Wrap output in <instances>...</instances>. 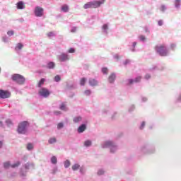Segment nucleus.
Returning <instances> with one entry per match:
<instances>
[{
	"label": "nucleus",
	"mask_w": 181,
	"mask_h": 181,
	"mask_svg": "<svg viewBox=\"0 0 181 181\" xmlns=\"http://www.w3.org/2000/svg\"><path fill=\"white\" fill-rule=\"evenodd\" d=\"M104 2H105V0L90 1L83 5V8L90 9V8H100Z\"/></svg>",
	"instance_id": "1"
},
{
	"label": "nucleus",
	"mask_w": 181,
	"mask_h": 181,
	"mask_svg": "<svg viewBox=\"0 0 181 181\" xmlns=\"http://www.w3.org/2000/svg\"><path fill=\"white\" fill-rule=\"evenodd\" d=\"M156 51L157 52V53H158V54H160V56H168V47H166V45H157L155 47Z\"/></svg>",
	"instance_id": "2"
},
{
	"label": "nucleus",
	"mask_w": 181,
	"mask_h": 181,
	"mask_svg": "<svg viewBox=\"0 0 181 181\" xmlns=\"http://www.w3.org/2000/svg\"><path fill=\"white\" fill-rule=\"evenodd\" d=\"M29 127V123L27 121L20 123L17 129L18 134H26V127Z\"/></svg>",
	"instance_id": "3"
},
{
	"label": "nucleus",
	"mask_w": 181,
	"mask_h": 181,
	"mask_svg": "<svg viewBox=\"0 0 181 181\" xmlns=\"http://www.w3.org/2000/svg\"><path fill=\"white\" fill-rule=\"evenodd\" d=\"M13 81H16L18 84H23L25 83V78L19 74H14L12 76Z\"/></svg>",
	"instance_id": "4"
},
{
	"label": "nucleus",
	"mask_w": 181,
	"mask_h": 181,
	"mask_svg": "<svg viewBox=\"0 0 181 181\" xmlns=\"http://www.w3.org/2000/svg\"><path fill=\"white\" fill-rule=\"evenodd\" d=\"M39 94L42 97H45V98H46L50 95V92L46 88H42L39 90Z\"/></svg>",
	"instance_id": "5"
},
{
	"label": "nucleus",
	"mask_w": 181,
	"mask_h": 181,
	"mask_svg": "<svg viewBox=\"0 0 181 181\" xmlns=\"http://www.w3.org/2000/svg\"><path fill=\"white\" fill-rule=\"evenodd\" d=\"M43 8L40 7V6H37L35 7V16L38 17V18H40L42 16H43Z\"/></svg>",
	"instance_id": "6"
},
{
	"label": "nucleus",
	"mask_w": 181,
	"mask_h": 181,
	"mask_svg": "<svg viewBox=\"0 0 181 181\" xmlns=\"http://www.w3.org/2000/svg\"><path fill=\"white\" fill-rule=\"evenodd\" d=\"M11 93L8 90H0V98H9Z\"/></svg>",
	"instance_id": "7"
},
{
	"label": "nucleus",
	"mask_w": 181,
	"mask_h": 181,
	"mask_svg": "<svg viewBox=\"0 0 181 181\" xmlns=\"http://www.w3.org/2000/svg\"><path fill=\"white\" fill-rule=\"evenodd\" d=\"M58 60L59 62H66L69 60V55L66 54L62 53L58 57Z\"/></svg>",
	"instance_id": "8"
},
{
	"label": "nucleus",
	"mask_w": 181,
	"mask_h": 181,
	"mask_svg": "<svg viewBox=\"0 0 181 181\" xmlns=\"http://www.w3.org/2000/svg\"><path fill=\"white\" fill-rule=\"evenodd\" d=\"M89 84L92 87H94L95 86H98V82L94 78H89Z\"/></svg>",
	"instance_id": "9"
},
{
	"label": "nucleus",
	"mask_w": 181,
	"mask_h": 181,
	"mask_svg": "<svg viewBox=\"0 0 181 181\" xmlns=\"http://www.w3.org/2000/svg\"><path fill=\"white\" fill-rule=\"evenodd\" d=\"M141 78H142V77L139 76V77L136 78L134 79V81L132 79H129V84H134V83H139V81H141Z\"/></svg>",
	"instance_id": "10"
},
{
	"label": "nucleus",
	"mask_w": 181,
	"mask_h": 181,
	"mask_svg": "<svg viewBox=\"0 0 181 181\" xmlns=\"http://www.w3.org/2000/svg\"><path fill=\"white\" fill-rule=\"evenodd\" d=\"M87 127H86V124H82L78 128V132L79 134H81L82 132H84L86 131V129Z\"/></svg>",
	"instance_id": "11"
},
{
	"label": "nucleus",
	"mask_w": 181,
	"mask_h": 181,
	"mask_svg": "<svg viewBox=\"0 0 181 181\" xmlns=\"http://www.w3.org/2000/svg\"><path fill=\"white\" fill-rule=\"evenodd\" d=\"M25 8V4H23V1H19L17 4V8L18 9H24Z\"/></svg>",
	"instance_id": "12"
},
{
	"label": "nucleus",
	"mask_w": 181,
	"mask_h": 181,
	"mask_svg": "<svg viewBox=\"0 0 181 181\" xmlns=\"http://www.w3.org/2000/svg\"><path fill=\"white\" fill-rule=\"evenodd\" d=\"M107 146H115L112 141H106L103 146V148H107Z\"/></svg>",
	"instance_id": "13"
},
{
	"label": "nucleus",
	"mask_w": 181,
	"mask_h": 181,
	"mask_svg": "<svg viewBox=\"0 0 181 181\" xmlns=\"http://www.w3.org/2000/svg\"><path fill=\"white\" fill-rule=\"evenodd\" d=\"M115 74H112L110 76H109V83H114V81L115 80Z\"/></svg>",
	"instance_id": "14"
},
{
	"label": "nucleus",
	"mask_w": 181,
	"mask_h": 181,
	"mask_svg": "<svg viewBox=\"0 0 181 181\" xmlns=\"http://www.w3.org/2000/svg\"><path fill=\"white\" fill-rule=\"evenodd\" d=\"M61 9L63 12H69V6H67V4H64L62 6Z\"/></svg>",
	"instance_id": "15"
},
{
	"label": "nucleus",
	"mask_w": 181,
	"mask_h": 181,
	"mask_svg": "<svg viewBox=\"0 0 181 181\" xmlns=\"http://www.w3.org/2000/svg\"><path fill=\"white\" fill-rule=\"evenodd\" d=\"M25 169H30V168H32L33 169L35 168V165H33V163H26L25 165Z\"/></svg>",
	"instance_id": "16"
},
{
	"label": "nucleus",
	"mask_w": 181,
	"mask_h": 181,
	"mask_svg": "<svg viewBox=\"0 0 181 181\" xmlns=\"http://www.w3.org/2000/svg\"><path fill=\"white\" fill-rule=\"evenodd\" d=\"M175 8H180V6H181L180 0H175Z\"/></svg>",
	"instance_id": "17"
},
{
	"label": "nucleus",
	"mask_w": 181,
	"mask_h": 181,
	"mask_svg": "<svg viewBox=\"0 0 181 181\" xmlns=\"http://www.w3.org/2000/svg\"><path fill=\"white\" fill-rule=\"evenodd\" d=\"M86 81H87V79H86V78H81V80H80V84H81V86H85Z\"/></svg>",
	"instance_id": "18"
},
{
	"label": "nucleus",
	"mask_w": 181,
	"mask_h": 181,
	"mask_svg": "<svg viewBox=\"0 0 181 181\" xmlns=\"http://www.w3.org/2000/svg\"><path fill=\"white\" fill-rule=\"evenodd\" d=\"M59 108L62 111H67V107H66V105H64V103H62Z\"/></svg>",
	"instance_id": "19"
},
{
	"label": "nucleus",
	"mask_w": 181,
	"mask_h": 181,
	"mask_svg": "<svg viewBox=\"0 0 181 181\" xmlns=\"http://www.w3.org/2000/svg\"><path fill=\"white\" fill-rule=\"evenodd\" d=\"M45 79L42 78L38 83V87H42L45 84Z\"/></svg>",
	"instance_id": "20"
},
{
	"label": "nucleus",
	"mask_w": 181,
	"mask_h": 181,
	"mask_svg": "<svg viewBox=\"0 0 181 181\" xmlns=\"http://www.w3.org/2000/svg\"><path fill=\"white\" fill-rule=\"evenodd\" d=\"M51 162L52 163H53L54 165L57 163V158H56V156H53L51 158Z\"/></svg>",
	"instance_id": "21"
},
{
	"label": "nucleus",
	"mask_w": 181,
	"mask_h": 181,
	"mask_svg": "<svg viewBox=\"0 0 181 181\" xmlns=\"http://www.w3.org/2000/svg\"><path fill=\"white\" fill-rule=\"evenodd\" d=\"M23 47V45L22 43L17 44V46L16 47V50H21Z\"/></svg>",
	"instance_id": "22"
},
{
	"label": "nucleus",
	"mask_w": 181,
	"mask_h": 181,
	"mask_svg": "<svg viewBox=\"0 0 181 181\" xmlns=\"http://www.w3.org/2000/svg\"><path fill=\"white\" fill-rule=\"evenodd\" d=\"M64 168H69L70 166V165H71L70 160H66L64 162Z\"/></svg>",
	"instance_id": "23"
},
{
	"label": "nucleus",
	"mask_w": 181,
	"mask_h": 181,
	"mask_svg": "<svg viewBox=\"0 0 181 181\" xmlns=\"http://www.w3.org/2000/svg\"><path fill=\"white\" fill-rule=\"evenodd\" d=\"M55 64L54 62H49L48 63V69H54Z\"/></svg>",
	"instance_id": "24"
},
{
	"label": "nucleus",
	"mask_w": 181,
	"mask_h": 181,
	"mask_svg": "<svg viewBox=\"0 0 181 181\" xmlns=\"http://www.w3.org/2000/svg\"><path fill=\"white\" fill-rule=\"evenodd\" d=\"M80 168V165L78 164H74L73 166H72V170H77V169H78Z\"/></svg>",
	"instance_id": "25"
},
{
	"label": "nucleus",
	"mask_w": 181,
	"mask_h": 181,
	"mask_svg": "<svg viewBox=\"0 0 181 181\" xmlns=\"http://www.w3.org/2000/svg\"><path fill=\"white\" fill-rule=\"evenodd\" d=\"M80 121H81V117H76L74 119V122H75L76 123L77 122H80Z\"/></svg>",
	"instance_id": "26"
},
{
	"label": "nucleus",
	"mask_w": 181,
	"mask_h": 181,
	"mask_svg": "<svg viewBox=\"0 0 181 181\" xmlns=\"http://www.w3.org/2000/svg\"><path fill=\"white\" fill-rule=\"evenodd\" d=\"M85 146H91V141L87 140L84 143Z\"/></svg>",
	"instance_id": "27"
},
{
	"label": "nucleus",
	"mask_w": 181,
	"mask_h": 181,
	"mask_svg": "<svg viewBox=\"0 0 181 181\" xmlns=\"http://www.w3.org/2000/svg\"><path fill=\"white\" fill-rule=\"evenodd\" d=\"M60 80H62V78H60V76L57 75V76L54 77V81H56L57 83H58V81H60Z\"/></svg>",
	"instance_id": "28"
},
{
	"label": "nucleus",
	"mask_w": 181,
	"mask_h": 181,
	"mask_svg": "<svg viewBox=\"0 0 181 181\" xmlns=\"http://www.w3.org/2000/svg\"><path fill=\"white\" fill-rule=\"evenodd\" d=\"M4 166L5 169H8V168H9L11 166V163H9V162H6L4 163Z\"/></svg>",
	"instance_id": "29"
},
{
	"label": "nucleus",
	"mask_w": 181,
	"mask_h": 181,
	"mask_svg": "<svg viewBox=\"0 0 181 181\" xmlns=\"http://www.w3.org/2000/svg\"><path fill=\"white\" fill-rule=\"evenodd\" d=\"M19 165H21V162L18 161L17 163L11 165V168H18V166H19Z\"/></svg>",
	"instance_id": "30"
},
{
	"label": "nucleus",
	"mask_w": 181,
	"mask_h": 181,
	"mask_svg": "<svg viewBox=\"0 0 181 181\" xmlns=\"http://www.w3.org/2000/svg\"><path fill=\"white\" fill-rule=\"evenodd\" d=\"M102 73H103V74H108V69L103 68L102 69Z\"/></svg>",
	"instance_id": "31"
},
{
	"label": "nucleus",
	"mask_w": 181,
	"mask_h": 181,
	"mask_svg": "<svg viewBox=\"0 0 181 181\" xmlns=\"http://www.w3.org/2000/svg\"><path fill=\"white\" fill-rule=\"evenodd\" d=\"M27 149H28V151H30V150L33 149V145H32V144H28L27 145Z\"/></svg>",
	"instance_id": "32"
},
{
	"label": "nucleus",
	"mask_w": 181,
	"mask_h": 181,
	"mask_svg": "<svg viewBox=\"0 0 181 181\" xmlns=\"http://www.w3.org/2000/svg\"><path fill=\"white\" fill-rule=\"evenodd\" d=\"M56 142V138H51L49 140V144H54Z\"/></svg>",
	"instance_id": "33"
},
{
	"label": "nucleus",
	"mask_w": 181,
	"mask_h": 181,
	"mask_svg": "<svg viewBox=\"0 0 181 181\" xmlns=\"http://www.w3.org/2000/svg\"><path fill=\"white\" fill-rule=\"evenodd\" d=\"M63 127H64V125L63 124V123H59L57 124V129H62V128H63Z\"/></svg>",
	"instance_id": "34"
},
{
	"label": "nucleus",
	"mask_w": 181,
	"mask_h": 181,
	"mask_svg": "<svg viewBox=\"0 0 181 181\" xmlns=\"http://www.w3.org/2000/svg\"><path fill=\"white\" fill-rule=\"evenodd\" d=\"M84 93H85L86 95H90V94H91V90H85Z\"/></svg>",
	"instance_id": "35"
},
{
	"label": "nucleus",
	"mask_w": 181,
	"mask_h": 181,
	"mask_svg": "<svg viewBox=\"0 0 181 181\" xmlns=\"http://www.w3.org/2000/svg\"><path fill=\"white\" fill-rule=\"evenodd\" d=\"M160 11H162V12H165V11H166V6H161V7H160Z\"/></svg>",
	"instance_id": "36"
},
{
	"label": "nucleus",
	"mask_w": 181,
	"mask_h": 181,
	"mask_svg": "<svg viewBox=\"0 0 181 181\" xmlns=\"http://www.w3.org/2000/svg\"><path fill=\"white\" fill-rule=\"evenodd\" d=\"M6 123L7 124V125H12V121H11V119H7L6 121Z\"/></svg>",
	"instance_id": "37"
},
{
	"label": "nucleus",
	"mask_w": 181,
	"mask_h": 181,
	"mask_svg": "<svg viewBox=\"0 0 181 181\" xmlns=\"http://www.w3.org/2000/svg\"><path fill=\"white\" fill-rule=\"evenodd\" d=\"M7 35H8V36H12V35H13V31H12V30L8 31V32H7Z\"/></svg>",
	"instance_id": "38"
},
{
	"label": "nucleus",
	"mask_w": 181,
	"mask_h": 181,
	"mask_svg": "<svg viewBox=\"0 0 181 181\" xmlns=\"http://www.w3.org/2000/svg\"><path fill=\"white\" fill-rule=\"evenodd\" d=\"M103 30H107L108 29V25L107 24H104L103 26Z\"/></svg>",
	"instance_id": "39"
},
{
	"label": "nucleus",
	"mask_w": 181,
	"mask_h": 181,
	"mask_svg": "<svg viewBox=\"0 0 181 181\" xmlns=\"http://www.w3.org/2000/svg\"><path fill=\"white\" fill-rule=\"evenodd\" d=\"M68 52H69V53H74V52H76V50L74 48H69Z\"/></svg>",
	"instance_id": "40"
},
{
	"label": "nucleus",
	"mask_w": 181,
	"mask_h": 181,
	"mask_svg": "<svg viewBox=\"0 0 181 181\" xmlns=\"http://www.w3.org/2000/svg\"><path fill=\"white\" fill-rule=\"evenodd\" d=\"M158 26H162V25H163V21L162 20L158 21Z\"/></svg>",
	"instance_id": "41"
},
{
	"label": "nucleus",
	"mask_w": 181,
	"mask_h": 181,
	"mask_svg": "<svg viewBox=\"0 0 181 181\" xmlns=\"http://www.w3.org/2000/svg\"><path fill=\"white\" fill-rule=\"evenodd\" d=\"M98 175H104V170H100L98 172Z\"/></svg>",
	"instance_id": "42"
},
{
	"label": "nucleus",
	"mask_w": 181,
	"mask_h": 181,
	"mask_svg": "<svg viewBox=\"0 0 181 181\" xmlns=\"http://www.w3.org/2000/svg\"><path fill=\"white\" fill-rule=\"evenodd\" d=\"M139 39H140V40H142V42H144L146 38H145V36H144V35H140Z\"/></svg>",
	"instance_id": "43"
},
{
	"label": "nucleus",
	"mask_w": 181,
	"mask_h": 181,
	"mask_svg": "<svg viewBox=\"0 0 181 181\" xmlns=\"http://www.w3.org/2000/svg\"><path fill=\"white\" fill-rule=\"evenodd\" d=\"M47 36H49V37H52V36H54V34L52 32H49L47 33Z\"/></svg>",
	"instance_id": "44"
},
{
	"label": "nucleus",
	"mask_w": 181,
	"mask_h": 181,
	"mask_svg": "<svg viewBox=\"0 0 181 181\" xmlns=\"http://www.w3.org/2000/svg\"><path fill=\"white\" fill-rule=\"evenodd\" d=\"M54 114H55V115H60V114H62V112L60 111H55V112H54Z\"/></svg>",
	"instance_id": "45"
},
{
	"label": "nucleus",
	"mask_w": 181,
	"mask_h": 181,
	"mask_svg": "<svg viewBox=\"0 0 181 181\" xmlns=\"http://www.w3.org/2000/svg\"><path fill=\"white\" fill-rule=\"evenodd\" d=\"M144 127H145V123H144V122H143L141 123V126L140 127V129H143Z\"/></svg>",
	"instance_id": "46"
},
{
	"label": "nucleus",
	"mask_w": 181,
	"mask_h": 181,
	"mask_svg": "<svg viewBox=\"0 0 181 181\" xmlns=\"http://www.w3.org/2000/svg\"><path fill=\"white\" fill-rule=\"evenodd\" d=\"M150 77H151V75H149V74H146L145 76V78H146V80L149 79Z\"/></svg>",
	"instance_id": "47"
},
{
	"label": "nucleus",
	"mask_w": 181,
	"mask_h": 181,
	"mask_svg": "<svg viewBox=\"0 0 181 181\" xmlns=\"http://www.w3.org/2000/svg\"><path fill=\"white\" fill-rule=\"evenodd\" d=\"M128 63H129V60H126L125 62H124V64H128Z\"/></svg>",
	"instance_id": "48"
},
{
	"label": "nucleus",
	"mask_w": 181,
	"mask_h": 181,
	"mask_svg": "<svg viewBox=\"0 0 181 181\" xmlns=\"http://www.w3.org/2000/svg\"><path fill=\"white\" fill-rule=\"evenodd\" d=\"M71 32H72V33L76 32V28H73V29L71 30Z\"/></svg>",
	"instance_id": "49"
},
{
	"label": "nucleus",
	"mask_w": 181,
	"mask_h": 181,
	"mask_svg": "<svg viewBox=\"0 0 181 181\" xmlns=\"http://www.w3.org/2000/svg\"><path fill=\"white\" fill-rule=\"evenodd\" d=\"M0 127H4V124L2 123V122H0Z\"/></svg>",
	"instance_id": "50"
},
{
	"label": "nucleus",
	"mask_w": 181,
	"mask_h": 181,
	"mask_svg": "<svg viewBox=\"0 0 181 181\" xmlns=\"http://www.w3.org/2000/svg\"><path fill=\"white\" fill-rule=\"evenodd\" d=\"M0 148H2V141H0Z\"/></svg>",
	"instance_id": "51"
},
{
	"label": "nucleus",
	"mask_w": 181,
	"mask_h": 181,
	"mask_svg": "<svg viewBox=\"0 0 181 181\" xmlns=\"http://www.w3.org/2000/svg\"><path fill=\"white\" fill-rule=\"evenodd\" d=\"M175 45L174 44H173V45H171V47L173 49V47H175Z\"/></svg>",
	"instance_id": "52"
},
{
	"label": "nucleus",
	"mask_w": 181,
	"mask_h": 181,
	"mask_svg": "<svg viewBox=\"0 0 181 181\" xmlns=\"http://www.w3.org/2000/svg\"><path fill=\"white\" fill-rule=\"evenodd\" d=\"M136 42H134L133 46H136Z\"/></svg>",
	"instance_id": "53"
},
{
	"label": "nucleus",
	"mask_w": 181,
	"mask_h": 181,
	"mask_svg": "<svg viewBox=\"0 0 181 181\" xmlns=\"http://www.w3.org/2000/svg\"><path fill=\"white\" fill-rule=\"evenodd\" d=\"M110 151H111V152H113V151H112V148H110Z\"/></svg>",
	"instance_id": "54"
}]
</instances>
